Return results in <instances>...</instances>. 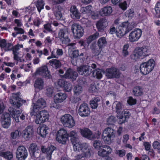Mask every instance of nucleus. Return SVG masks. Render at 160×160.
I'll return each mask as SVG.
<instances>
[{
	"label": "nucleus",
	"mask_w": 160,
	"mask_h": 160,
	"mask_svg": "<svg viewBox=\"0 0 160 160\" xmlns=\"http://www.w3.org/2000/svg\"><path fill=\"white\" fill-rule=\"evenodd\" d=\"M71 138V141L72 144L74 151H77L82 149L85 150V148H87V143H81L78 141L77 133L75 131H71L68 135Z\"/></svg>",
	"instance_id": "obj_1"
},
{
	"label": "nucleus",
	"mask_w": 160,
	"mask_h": 160,
	"mask_svg": "<svg viewBox=\"0 0 160 160\" xmlns=\"http://www.w3.org/2000/svg\"><path fill=\"white\" fill-rule=\"evenodd\" d=\"M155 62L153 59H150L148 61L141 64L140 67V71L143 75H147L153 69Z\"/></svg>",
	"instance_id": "obj_2"
},
{
	"label": "nucleus",
	"mask_w": 160,
	"mask_h": 160,
	"mask_svg": "<svg viewBox=\"0 0 160 160\" xmlns=\"http://www.w3.org/2000/svg\"><path fill=\"white\" fill-rule=\"evenodd\" d=\"M65 1V0H58V1L52 0V4L53 5L52 10L57 20H62L63 19L62 15L61 12L62 8L59 6L55 5L61 3Z\"/></svg>",
	"instance_id": "obj_3"
},
{
	"label": "nucleus",
	"mask_w": 160,
	"mask_h": 160,
	"mask_svg": "<svg viewBox=\"0 0 160 160\" xmlns=\"http://www.w3.org/2000/svg\"><path fill=\"white\" fill-rule=\"evenodd\" d=\"M97 65L95 63H92L91 66L82 65L77 68V70L79 74L84 76L89 75L92 72V68H96Z\"/></svg>",
	"instance_id": "obj_4"
},
{
	"label": "nucleus",
	"mask_w": 160,
	"mask_h": 160,
	"mask_svg": "<svg viewBox=\"0 0 160 160\" xmlns=\"http://www.w3.org/2000/svg\"><path fill=\"white\" fill-rule=\"evenodd\" d=\"M9 102L13 106L18 108L26 102V101L21 99L20 93L18 92L12 94V96L10 98Z\"/></svg>",
	"instance_id": "obj_5"
},
{
	"label": "nucleus",
	"mask_w": 160,
	"mask_h": 160,
	"mask_svg": "<svg viewBox=\"0 0 160 160\" xmlns=\"http://www.w3.org/2000/svg\"><path fill=\"white\" fill-rule=\"evenodd\" d=\"M115 131L109 128H106L102 132V138L105 143H109L112 139L115 136Z\"/></svg>",
	"instance_id": "obj_6"
},
{
	"label": "nucleus",
	"mask_w": 160,
	"mask_h": 160,
	"mask_svg": "<svg viewBox=\"0 0 160 160\" xmlns=\"http://www.w3.org/2000/svg\"><path fill=\"white\" fill-rule=\"evenodd\" d=\"M148 47L143 46L135 50L134 53L131 55L132 59L136 60L140 57L147 56L149 52Z\"/></svg>",
	"instance_id": "obj_7"
},
{
	"label": "nucleus",
	"mask_w": 160,
	"mask_h": 160,
	"mask_svg": "<svg viewBox=\"0 0 160 160\" xmlns=\"http://www.w3.org/2000/svg\"><path fill=\"white\" fill-rule=\"evenodd\" d=\"M61 120L64 127L69 128H72L75 124L73 117L69 114H65L63 115Z\"/></svg>",
	"instance_id": "obj_8"
},
{
	"label": "nucleus",
	"mask_w": 160,
	"mask_h": 160,
	"mask_svg": "<svg viewBox=\"0 0 160 160\" xmlns=\"http://www.w3.org/2000/svg\"><path fill=\"white\" fill-rule=\"evenodd\" d=\"M71 30L75 39H79L83 35L84 29L78 24L74 23L72 24L71 26Z\"/></svg>",
	"instance_id": "obj_9"
},
{
	"label": "nucleus",
	"mask_w": 160,
	"mask_h": 160,
	"mask_svg": "<svg viewBox=\"0 0 160 160\" xmlns=\"http://www.w3.org/2000/svg\"><path fill=\"white\" fill-rule=\"evenodd\" d=\"M68 139V134L66 130L62 129L58 131L56 139L58 142L63 144H65Z\"/></svg>",
	"instance_id": "obj_10"
},
{
	"label": "nucleus",
	"mask_w": 160,
	"mask_h": 160,
	"mask_svg": "<svg viewBox=\"0 0 160 160\" xmlns=\"http://www.w3.org/2000/svg\"><path fill=\"white\" fill-rule=\"evenodd\" d=\"M46 106V102L44 99L40 98L35 103L32 104V111L33 113H36Z\"/></svg>",
	"instance_id": "obj_11"
},
{
	"label": "nucleus",
	"mask_w": 160,
	"mask_h": 160,
	"mask_svg": "<svg viewBox=\"0 0 160 160\" xmlns=\"http://www.w3.org/2000/svg\"><path fill=\"white\" fill-rule=\"evenodd\" d=\"M69 33L67 28L60 29L58 32V37L62 44H67L70 42Z\"/></svg>",
	"instance_id": "obj_12"
},
{
	"label": "nucleus",
	"mask_w": 160,
	"mask_h": 160,
	"mask_svg": "<svg viewBox=\"0 0 160 160\" xmlns=\"http://www.w3.org/2000/svg\"><path fill=\"white\" fill-rule=\"evenodd\" d=\"M36 75H39L47 79L51 78V76L48 66L46 65L42 66L37 69L35 72Z\"/></svg>",
	"instance_id": "obj_13"
},
{
	"label": "nucleus",
	"mask_w": 160,
	"mask_h": 160,
	"mask_svg": "<svg viewBox=\"0 0 160 160\" xmlns=\"http://www.w3.org/2000/svg\"><path fill=\"white\" fill-rule=\"evenodd\" d=\"M49 114L46 110H42L40 112L36 117L35 122L37 124H40L48 120Z\"/></svg>",
	"instance_id": "obj_14"
},
{
	"label": "nucleus",
	"mask_w": 160,
	"mask_h": 160,
	"mask_svg": "<svg viewBox=\"0 0 160 160\" xmlns=\"http://www.w3.org/2000/svg\"><path fill=\"white\" fill-rule=\"evenodd\" d=\"M28 155L27 151L24 147L21 146L18 147L16 152L18 160H25Z\"/></svg>",
	"instance_id": "obj_15"
},
{
	"label": "nucleus",
	"mask_w": 160,
	"mask_h": 160,
	"mask_svg": "<svg viewBox=\"0 0 160 160\" xmlns=\"http://www.w3.org/2000/svg\"><path fill=\"white\" fill-rule=\"evenodd\" d=\"M88 146L87 148H85V150H83L82 148L80 150L77 151H74L77 152H79L81 151L82 153L81 154H79L76 156V158L78 159H81L84 157H89L91 156L93 154V152L92 149L89 147L88 145L87 144Z\"/></svg>",
	"instance_id": "obj_16"
},
{
	"label": "nucleus",
	"mask_w": 160,
	"mask_h": 160,
	"mask_svg": "<svg viewBox=\"0 0 160 160\" xmlns=\"http://www.w3.org/2000/svg\"><path fill=\"white\" fill-rule=\"evenodd\" d=\"M106 75L108 78H118L120 77V73L118 69L115 68L111 67L107 69Z\"/></svg>",
	"instance_id": "obj_17"
},
{
	"label": "nucleus",
	"mask_w": 160,
	"mask_h": 160,
	"mask_svg": "<svg viewBox=\"0 0 160 160\" xmlns=\"http://www.w3.org/2000/svg\"><path fill=\"white\" fill-rule=\"evenodd\" d=\"M78 112L82 117L88 116L90 114V111L88 104L85 103L81 104L79 108Z\"/></svg>",
	"instance_id": "obj_18"
},
{
	"label": "nucleus",
	"mask_w": 160,
	"mask_h": 160,
	"mask_svg": "<svg viewBox=\"0 0 160 160\" xmlns=\"http://www.w3.org/2000/svg\"><path fill=\"white\" fill-rule=\"evenodd\" d=\"M142 31L139 29H135L132 31L129 35V39L131 42L137 41L142 35Z\"/></svg>",
	"instance_id": "obj_19"
},
{
	"label": "nucleus",
	"mask_w": 160,
	"mask_h": 160,
	"mask_svg": "<svg viewBox=\"0 0 160 160\" xmlns=\"http://www.w3.org/2000/svg\"><path fill=\"white\" fill-rule=\"evenodd\" d=\"M80 132L82 137L89 140L94 139L97 138L95 134L88 128L80 129Z\"/></svg>",
	"instance_id": "obj_20"
},
{
	"label": "nucleus",
	"mask_w": 160,
	"mask_h": 160,
	"mask_svg": "<svg viewBox=\"0 0 160 160\" xmlns=\"http://www.w3.org/2000/svg\"><path fill=\"white\" fill-rule=\"evenodd\" d=\"M103 148H100L98 152V155L102 157H106L112 152L111 148L108 146H102Z\"/></svg>",
	"instance_id": "obj_21"
},
{
	"label": "nucleus",
	"mask_w": 160,
	"mask_h": 160,
	"mask_svg": "<svg viewBox=\"0 0 160 160\" xmlns=\"http://www.w3.org/2000/svg\"><path fill=\"white\" fill-rule=\"evenodd\" d=\"M33 132L32 127L31 126H29L22 131V135L26 140H28L32 137Z\"/></svg>",
	"instance_id": "obj_22"
},
{
	"label": "nucleus",
	"mask_w": 160,
	"mask_h": 160,
	"mask_svg": "<svg viewBox=\"0 0 160 160\" xmlns=\"http://www.w3.org/2000/svg\"><path fill=\"white\" fill-rule=\"evenodd\" d=\"M130 116V113L126 110L123 111L121 115L118 116V118L119 119L118 121L119 124H122L126 121L127 119L129 118Z\"/></svg>",
	"instance_id": "obj_23"
},
{
	"label": "nucleus",
	"mask_w": 160,
	"mask_h": 160,
	"mask_svg": "<svg viewBox=\"0 0 160 160\" xmlns=\"http://www.w3.org/2000/svg\"><path fill=\"white\" fill-rule=\"evenodd\" d=\"M0 47L5 52L11 51L13 48L12 44L7 43L5 39H2L0 40Z\"/></svg>",
	"instance_id": "obj_24"
},
{
	"label": "nucleus",
	"mask_w": 160,
	"mask_h": 160,
	"mask_svg": "<svg viewBox=\"0 0 160 160\" xmlns=\"http://www.w3.org/2000/svg\"><path fill=\"white\" fill-rule=\"evenodd\" d=\"M78 76V74L77 72L70 68L67 70L64 75L65 78L71 79L72 81L75 80Z\"/></svg>",
	"instance_id": "obj_25"
},
{
	"label": "nucleus",
	"mask_w": 160,
	"mask_h": 160,
	"mask_svg": "<svg viewBox=\"0 0 160 160\" xmlns=\"http://www.w3.org/2000/svg\"><path fill=\"white\" fill-rule=\"evenodd\" d=\"M8 111L13 118L14 119L15 121L16 122H19V115L22 112V111L16 110L13 107H10L8 109Z\"/></svg>",
	"instance_id": "obj_26"
},
{
	"label": "nucleus",
	"mask_w": 160,
	"mask_h": 160,
	"mask_svg": "<svg viewBox=\"0 0 160 160\" xmlns=\"http://www.w3.org/2000/svg\"><path fill=\"white\" fill-rule=\"evenodd\" d=\"M70 11L71 12V17L74 19H79L80 13L79 12L75 6L72 5L71 6Z\"/></svg>",
	"instance_id": "obj_27"
},
{
	"label": "nucleus",
	"mask_w": 160,
	"mask_h": 160,
	"mask_svg": "<svg viewBox=\"0 0 160 160\" xmlns=\"http://www.w3.org/2000/svg\"><path fill=\"white\" fill-rule=\"evenodd\" d=\"M108 25L107 21L105 18L100 19L96 23L97 28L99 31H101L103 29Z\"/></svg>",
	"instance_id": "obj_28"
},
{
	"label": "nucleus",
	"mask_w": 160,
	"mask_h": 160,
	"mask_svg": "<svg viewBox=\"0 0 160 160\" xmlns=\"http://www.w3.org/2000/svg\"><path fill=\"white\" fill-rule=\"evenodd\" d=\"M48 127L46 125L43 124L38 128V132L41 137L44 138L48 133Z\"/></svg>",
	"instance_id": "obj_29"
},
{
	"label": "nucleus",
	"mask_w": 160,
	"mask_h": 160,
	"mask_svg": "<svg viewBox=\"0 0 160 160\" xmlns=\"http://www.w3.org/2000/svg\"><path fill=\"white\" fill-rule=\"evenodd\" d=\"M112 12V10L111 6H106L102 8L99 11L100 15L104 17L110 15Z\"/></svg>",
	"instance_id": "obj_30"
},
{
	"label": "nucleus",
	"mask_w": 160,
	"mask_h": 160,
	"mask_svg": "<svg viewBox=\"0 0 160 160\" xmlns=\"http://www.w3.org/2000/svg\"><path fill=\"white\" fill-rule=\"evenodd\" d=\"M67 96L65 93L58 92L54 96L55 103H61L63 102L66 98Z\"/></svg>",
	"instance_id": "obj_31"
},
{
	"label": "nucleus",
	"mask_w": 160,
	"mask_h": 160,
	"mask_svg": "<svg viewBox=\"0 0 160 160\" xmlns=\"http://www.w3.org/2000/svg\"><path fill=\"white\" fill-rule=\"evenodd\" d=\"M79 51L76 50L72 51L71 48H69L68 49V56L71 58V62L73 63V60L75 59H76L79 56Z\"/></svg>",
	"instance_id": "obj_32"
},
{
	"label": "nucleus",
	"mask_w": 160,
	"mask_h": 160,
	"mask_svg": "<svg viewBox=\"0 0 160 160\" xmlns=\"http://www.w3.org/2000/svg\"><path fill=\"white\" fill-rule=\"evenodd\" d=\"M127 33L125 30L122 23L119 25L116 32V34L117 37L121 38Z\"/></svg>",
	"instance_id": "obj_33"
},
{
	"label": "nucleus",
	"mask_w": 160,
	"mask_h": 160,
	"mask_svg": "<svg viewBox=\"0 0 160 160\" xmlns=\"http://www.w3.org/2000/svg\"><path fill=\"white\" fill-rule=\"evenodd\" d=\"M44 86V81L41 78L37 79L35 81L34 87L37 89L41 90L43 89Z\"/></svg>",
	"instance_id": "obj_34"
},
{
	"label": "nucleus",
	"mask_w": 160,
	"mask_h": 160,
	"mask_svg": "<svg viewBox=\"0 0 160 160\" xmlns=\"http://www.w3.org/2000/svg\"><path fill=\"white\" fill-rule=\"evenodd\" d=\"M132 93L135 96H141L143 94V89L140 86L135 87L133 89Z\"/></svg>",
	"instance_id": "obj_35"
},
{
	"label": "nucleus",
	"mask_w": 160,
	"mask_h": 160,
	"mask_svg": "<svg viewBox=\"0 0 160 160\" xmlns=\"http://www.w3.org/2000/svg\"><path fill=\"white\" fill-rule=\"evenodd\" d=\"M56 148L54 146L51 145L47 148V158L48 160H51L52 158V152L55 150Z\"/></svg>",
	"instance_id": "obj_36"
},
{
	"label": "nucleus",
	"mask_w": 160,
	"mask_h": 160,
	"mask_svg": "<svg viewBox=\"0 0 160 160\" xmlns=\"http://www.w3.org/2000/svg\"><path fill=\"white\" fill-rule=\"evenodd\" d=\"M100 101V99L98 97L94 98L90 102V104L91 107L92 109L97 108Z\"/></svg>",
	"instance_id": "obj_37"
},
{
	"label": "nucleus",
	"mask_w": 160,
	"mask_h": 160,
	"mask_svg": "<svg viewBox=\"0 0 160 160\" xmlns=\"http://www.w3.org/2000/svg\"><path fill=\"white\" fill-rule=\"evenodd\" d=\"M122 24L126 33L132 30L134 27L132 23L130 24L128 22H123Z\"/></svg>",
	"instance_id": "obj_38"
},
{
	"label": "nucleus",
	"mask_w": 160,
	"mask_h": 160,
	"mask_svg": "<svg viewBox=\"0 0 160 160\" xmlns=\"http://www.w3.org/2000/svg\"><path fill=\"white\" fill-rule=\"evenodd\" d=\"M83 88L80 85H77L75 86L73 88L74 95H79L82 92Z\"/></svg>",
	"instance_id": "obj_39"
},
{
	"label": "nucleus",
	"mask_w": 160,
	"mask_h": 160,
	"mask_svg": "<svg viewBox=\"0 0 160 160\" xmlns=\"http://www.w3.org/2000/svg\"><path fill=\"white\" fill-rule=\"evenodd\" d=\"M103 72L99 69L94 70L92 72V75L94 77L98 79L101 78L102 76Z\"/></svg>",
	"instance_id": "obj_40"
},
{
	"label": "nucleus",
	"mask_w": 160,
	"mask_h": 160,
	"mask_svg": "<svg viewBox=\"0 0 160 160\" xmlns=\"http://www.w3.org/2000/svg\"><path fill=\"white\" fill-rule=\"evenodd\" d=\"M113 106L115 107L116 111L118 113H120L123 108V104L119 102L116 101L113 103Z\"/></svg>",
	"instance_id": "obj_41"
},
{
	"label": "nucleus",
	"mask_w": 160,
	"mask_h": 160,
	"mask_svg": "<svg viewBox=\"0 0 160 160\" xmlns=\"http://www.w3.org/2000/svg\"><path fill=\"white\" fill-rule=\"evenodd\" d=\"M45 3L43 0H38L36 3V6L38 11L40 12L44 8Z\"/></svg>",
	"instance_id": "obj_42"
},
{
	"label": "nucleus",
	"mask_w": 160,
	"mask_h": 160,
	"mask_svg": "<svg viewBox=\"0 0 160 160\" xmlns=\"http://www.w3.org/2000/svg\"><path fill=\"white\" fill-rule=\"evenodd\" d=\"M31 157L32 158L35 160H36L42 157L40 151L39 150L37 151L32 152L31 153Z\"/></svg>",
	"instance_id": "obj_43"
},
{
	"label": "nucleus",
	"mask_w": 160,
	"mask_h": 160,
	"mask_svg": "<svg viewBox=\"0 0 160 160\" xmlns=\"http://www.w3.org/2000/svg\"><path fill=\"white\" fill-rule=\"evenodd\" d=\"M107 42L105 38L104 37L100 38L98 41V47L102 48L105 46L107 44Z\"/></svg>",
	"instance_id": "obj_44"
},
{
	"label": "nucleus",
	"mask_w": 160,
	"mask_h": 160,
	"mask_svg": "<svg viewBox=\"0 0 160 160\" xmlns=\"http://www.w3.org/2000/svg\"><path fill=\"white\" fill-rule=\"evenodd\" d=\"M99 37V33L96 32L92 35L90 36L87 39V42L90 43L92 41L97 38Z\"/></svg>",
	"instance_id": "obj_45"
},
{
	"label": "nucleus",
	"mask_w": 160,
	"mask_h": 160,
	"mask_svg": "<svg viewBox=\"0 0 160 160\" xmlns=\"http://www.w3.org/2000/svg\"><path fill=\"white\" fill-rule=\"evenodd\" d=\"M1 157H2L7 160H11L13 158V154L12 152L9 151L5 152L2 154Z\"/></svg>",
	"instance_id": "obj_46"
},
{
	"label": "nucleus",
	"mask_w": 160,
	"mask_h": 160,
	"mask_svg": "<svg viewBox=\"0 0 160 160\" xmlns=\"http://www.w3.org/2000/svg\"><path fill=\"white\" fill-rule=\"evenodd\" d=\"M92 7L88 5L86 7H82L81 8L82 12L83 14H89L91 13Z\"/></svg>",
	"instance_id": "obj_47"
},
{
	"label": "nucleus",
	"mask_w": 160,
	"mask_h": 160,
	"mask_svg": "<svg viewBox=\"0 0 160 160\" xmlns=\"http://www.w3.org/2000/svg\"><path fill=\"white\" fill-rule=\"evenodd\" d=\"M148 14V11L144 9L142 10V12L139 14V18L141 20L145 19L147 18Z\"/></svg>",
	"instance_id": "obj_48"
},
{
	"label": "nucleus",
	"mask_w": 160,
	"mask_h": 160,
	"mask_svg": "<svg viewBox=\"0 0 160 160\" xmlns=\"http://www.w3.org/2000/svg\"><path fill=\"white\" fill-rule=\"evenodd\" d=\"M49 62L50 64H52L54 65L56 68L60 67L61 66V64L60 61L57 59H53L49 61Z\"/></svg>",
	"instance_id": "obj_49"
},
{
	"label": "nucleus",
	"mask_w": 160,
	"mask_h": 160,
	"mask_svg": "<svg viewBox=\"0 0 160 160\" xmlns=\"http://www.w3.org/2000/svg\"><path fill=\"white\" fill-rule=\"evenodd\" d=\"M153 148L157 149L158 153L160 154V143L158 141H155L152 144Z\"/></svg>",
	"instance_id": "obj_50"
},
{
	"label": "nucleus",
	"mask_w": 160,
	"mask_h": 160,
	"mask_svg": "<svg viewBox=\"0 0 160 160\" xmlns=\"http://www.w3.org/2000/svg\"><path fill=\"white\" fill-rule=\"evenodd\" d=\"M29 149L31 153L39 150L37 145L34 143H32L30 145Z\"/></svg>",
	"instance_id": "obj_51"
},
{
	"label": "nucleus",
	"mask_w": 160,
	"mask_h": 160,
	"mask_svg": "<svg viewBox=\"0 0 160 160\" xmlns=\"http://www.w3.org/2000/svg\"><path fill=\"white\" fill-rule=\"evenodd\" d=\"M155 10L156 12V15L158 18H160V2L157 3L155 7Z\"/></svg>",
	"instance_id": "obj_52"
},
{
	"label": "nucleus",
	"mask_w": 160,
	"mask_h": 160,
	"mask_svg": "<svg viewBox=\"0 0 160 160\" xmlns=\"http://www.w3.org/2000/svg\"><path fill=\"white\" fill-rule=\"evenodd\" d=\"M72 84L67 81L65 83V84L63 88L64 90L66 92H69L71 91L72 89Z\"/></svg>",
	"instance_id": "obj_53"
},
{
	"label": "nucleus",
	"mask_w": 160,
	"mask_h": 160,
	"mask_svg": "<svg viewBox=\"0 0 160 160\" xmlns=\"http://www.w3.org/2000/svg\"><path fill=\"white\" fill-rule=\"evenodd\" d=\"M23 47V45L19 44H17L14 46H13V48L12 49V53H18L17 51L19 50L20 48H22Z\"/></svg>",
	"instance_id": "obj_54"
},
{
	"label": "nucleus",
	"mask_w": 160,
	"mask_h": 160,
	"mask_svg": "<svg viewBox=\"0 0 160 160\" xmlns=\"http://www.w3.org/2000/svg\"><path fill=\"white\" fill-rule=\"evenodd\" d=\"M102 145V142L100 140H96L93 143V146L95 148H99Z\"/></svg>",
	"instance_id": "obj_55"
},
{
	"label": "nucleus",
	"mask_w": 160,
	"mask_h": 160,
	"mask_svg": "<svg viewBox=\"0 0 160 160\" xmlns=\"http://www.w3.org/2000/svg\"><path fill=\"white\" fill-rule=\"evenodd\" d=\"M53 89V88L52 87H48L47 88L46 93L48 96L51 97L52 96Z\"/></svg>",
	"instance_id": "obj_56"
},
{
	"label": "nucleus",
	"mask_w": 160,
	"mask_h": 160,
	"mask_svg": "<svg viewBox=\"0 0 160 160\" xmlns=\"http://www.w3.org/2000/svg\"><path fill=\"white\" fill-rule=\"evenodd\" d=\"M115 120V118L113 116H109L107 120V124H113Z\"/></svg>",
	"instance_id": "obj_57"
},
{
	"label": "nucleus",
	"mask_w": 160,
	"mask_h": 160,
	"mask_svg": "<svg viewBox=\"0 0 160 160\" xmlns=\"http://www.w3.org/2000/svg\"><path fill=\"white\" fill-rule=\"evenodd\" d=\"M1 118L2 121H10V115L7 112L4 113L2 114Z\"/></svg>",
	"instance_id": "obj_58"
},
{
	"label": "nucleus",
	"mask_w": 160,
	"mask_h": 160,
	"mask_svg": "<svg viewBox=\"0 0 160 160\" xmlns=\"http://www.w3.org/2000/svg\"><path fill=\"white\" fill-rule=\"evenodd\" d=\"M89 90L91 92H96L98 91V89L94 84H92L90 86Z\"/></svg>",
	"instance_id": "obj_59"
},
{
	"label": "nucleus",
	"mask_w": 160,
	"mask_h": 160,
	"mask_svg": "<svg viewBox=\"0 0 160 160\" xmlns=\"http://www.w3.org/2000/svg\"><path fill=\"white\" fill-rule=\"evenodd\" d=\"M115 153L117 155L120 157H123L126 154L125 151L123 149L117 150L116 151Z\"/></svg>",
	"instance_id": "obj_60"
},
{
	"label": "nucleus",
	"mask_w": 160,
	"mask_h": 160,
	"mask_svg": "<svg viewBox=\"0 0 160 160\" xmlns=\"http://www.w3.org/2000/svg\"><path fill=\"white\" fill-rule=\"evenodd\" d=\"M127 103L130 105H134L136 103V100L134 99L132 97H129L127 100Z\"/></svg>",
	"instance_id": "obj_61"
},
{
	"label": "nucleus",
	"mask_w": 160,
	"mask_h": 160,
	"mask_svg": "<svg viewBox=\"0 0 160 160\" xmlns=\"http://www.w3.org/2000/svg\"><path fill=\"white\" fill-rule=\"evenodd\" d=\"M18 27H14L13 29L18 34H23L25 33L24 30L22 28Z\"/></svg>",
	"instance_id": "obj_62"
},
{
	"label": "nucleus",
	"mask_w": 160,
	"mask_h": 160,
	"mask_svg": "<svg viewBox=\"0 0 160 160\" xmlns=\"http://www.w3.org/2000/svg\"><path fill=\"white\" fill-rule=\"evenodd\" d=\"M21 133L19 131L17 130L15 131L14 132H12L11 133V136L12 138H16L18 137H19L20 136Z\"/></svg>",
	"instance_id": "obj_63"
},
{
	"label": "nucleus",
	"mask_w": 160,
	"mask_h": 160,
	"mask_svg": "<svg viewBox=\"0 0 160 160\" xmlns=\"http://www.w3.org/2000/svg\"><path fill=\"white\" fill-rule=\"evenodd\" d=\"M10 123V121H2V127L6 128H7L9 127Z\"/></svg>",
	"instance_id": "obj_64"
}]
</instances>
